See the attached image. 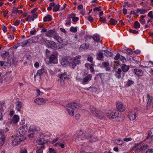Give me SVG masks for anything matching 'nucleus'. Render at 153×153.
<instances>
[{"label": "nucleus", "mask_w": 153, "mask_h": 153, "mask_svg": "<svg viewBox=\"0 0 153 153\" xmlns=\"http://www.w3.org/2000/svg\"><path fill=\"white\" fill-rule=\"evenodd\" d=\"M39 62H36L35 63L34 67L35 68H37L39 67Z\"/></svg>", "instance_id": "nucleus-63"}, {"label": "nucleus", "mask_w": 153, "mask_h": 153, "mask_svg": "<svg viewBox=\"0 0 153 153\" xmlns=\"http://www.w3.org/2000/svg\"><path fill=\"white\" fill-rule=\"evenodd\" d=\"M2 30L4 32H5L7 30V27L4 25H2Z\"/></svg>", "instance_id": "nucleus-60"}, {"label": "nucleus", "mask_w": 153, "mask_h": 153, "mask_svg": "<svg viewBox=\"0 0 153 153\" xmlns=\"http://www.w3.org/2000/svg\"><path fill=\"white\" fill-rule=\"evenodd\" d=\"M55 145L58 146H59L60 147L62 148H63L65 147V144H63V143H57L56 144H55Z\"/></svg>", "instance_id": "nucleus-41"}, {"label": "nucleus", "mask_w": 153, "mask_h": 153, "mask_svg": "<svg viewBox=\"0 0 153 153\" xmlns=\"http://www.w3.org/2000/svg\"><path fill=\"white\" fill-rule=\"evenodd\" d=\"M85 137L86 139H88V140H89V141L91 142H95L97 139L95 138H94L93 137H92L90 135H88V134L85 135Z\"/></svg>", "instance_id": "nucleus-19"}, {"label": "nucleus", "mask_w": 153, "mask_h": 153, "mask_svg": "<svg viewBox=\"0 0 153 153\" xmlns=\"http://www.w3.org/2000/svg\"><path fill=\"white\" fill-rule=\"evenodd\" d=\"M110 22L111 24L114 25L117 23V22L115 19H111L110 20Z\"/></svg>", "instance_id": "nucleus-38"}, {"label": "nucleus", "mask_w": 153, "mask_h": 153, "mask_svg": "<svg viewBox=\"0 0 153 153\" xmlns=\"http://www.w3.org/2000/svg\"><path fill=\"white\" fill-rule=\"evenodd\" d=\"M58 140V139L57 138H55L51 141V143L53 144L55 143Z\"/></svg>", "instance_id": "nucleus-64"}, {"label": "nucleus", "mask_w": 153, "mask_h": 153, "mask_svg": "<svg viewBox=\"0 0 153 153\" xmlns=\"http://www.w3.org/2000/svg\"><path fill=\"white\" fill-rule=\"evenodd\" d=\"M99 20L102 22H104L105 21L106 19L105 18L100 17Z\"/></svg>", "instance_id": "nucleus-59"}, {"label": "nucleus", "mask_w": 153, "mask_h": 153, "mask_svg": "<svg viewBox=\"0 0 153 153\" xmlns=\"http://www.w3.org/2000/svg\"><path fill=\"white\" fill-rule=\"evenodd\" d=\"M27 130V127L26 125H24L20 127L19 129V132L17 133L20 136H25L24 135L26 133Z\"/></svg>", "instance_id": "nucleus-7"}, {"label": "nucleus", "mask_w": 153, "mask_h": 153, "mask_svg": "<svg viewBox=\"0 0 153 153\" xmlns=\"http://www.w3.org/2000/svg\"><path fill=\"white\" fill-rule=\"evenodd\" d=\"M69 18L72 19V21L74 22H76L78 21L79 18L74 16L73 15H71L69 16Z\"/></svg>", "instance_id": "nucleus-26"}, {"label": "nucleus", "mask_w": 153, "mask_h": 153, "mask_svg": "<svg viewBox=\"0 0 153 153\" xmlns=\"http://www.w3.org/2000/svg\"><path fill=\"white\" fill-rule=\"evenodd\" d=\"M49 153H56L55 151L52 148H49Z\"/></svg>", "instance_id": "nucleus-56"}, {"label": "nucleus", "mask_w": 153, "mask_h": 153, "mask_svg": "<svg viewBox=\"0 0 153 153\" xmlns=\"http://www.w3.org/2000/svg\"><path fill=\"white\" fill-rule=\"evenodd\" d=\"M114 142L116 144L119 145H121L123 143V141L120 139L115 140L114 141Z\"/></svg>", "instance_id": "nucleus-31"}, {"label": "nucleus", "mask_w": 153, "mask_h": 153, "mask_svg": "<svg viewBox=\"0 0 153 153\" xmlns=\"http://www.w3.org/2000/svg\"><path fill=\"white\" fill-rule=\"evenodd\" d=\"M3 131L0 130V146H2L4 143L5 136L3 134Z\"/></svg>", "instance_id": "nucleus-14"}, {"label": "nucleus", "mask_w": 153, "mask_h": 153, "mask_svg": "<svg viewBox=\"0 0 153 153\" xmlns=\"http://www.w3.org/2000/svg\"><path fill=\"white\" fill-rule=\"evenodd\" d=\"M74 137L75 139V141L77 144L81 145H83L82 143L83 141V140L81 139V137H78L77 134L74 135Z\"/></svg>", "instance_id": "nucleus-12"}, {"label": "nucleus", "mask_w": 153, "mask_h": 153, "mask_svg": "<svg viewBox=\"0 0 153 153\" xmlns=\"http://www.w3.org/2000/svg\"><path fill=\"white\" fill-rule=\"evenodd\" d=\"M153 152V149H149L146 152V153H152Z\"/></svg>", "instance_id": "nucleus-58"}, {"label": "nucleus", "mask_w": 153, "mask_h": 153, "mask_svg": "<svg viewBox=\"0 0 153 153\" xmlns=\"http://www.w3.org/2000/svg\"><path fill=\"white\" fill-rule=\"evenodd\" d=\"M58 76L61 79H69L70 78V76L69 75H68L66 72H64L62 74H58Z\"/></svg>", "instance_id": "nucleus-15"}, {"label": "nucleus", "mask_w": 153, "mask_h": 153, "mask_svg": "<svg viewBox=\"0 0 153 153\" xmlns=\"http://www.w3.org/2000/svg\"><path fill=\"white\" fill-rule=\"evenodd\" d=\"M46 102V100L42 98H36L34 100V102L36 105H41L45 104Z\"/></svg>", "instance_id": "nucleus-10"}, {"label": "nucleus", "mask_w": 153, "mask_h": 153, "mask_svg": "<svg viewBox=\"0 0 153 153\" xmlns=\"http://www.w3.org/2000/svg\"><path fill=\"white\" fill-rule=\"evenodd\" d=\"M103 55L102 53L100 52L98 54L97 58L99 60H101V59L103 57Z\"/></svg>", "instance_id": "nucleus-43"}, {"label": "nucleus", "mask_w": 153, "mask_h": 153, "mask_svg": "<svg viewBox=\"0 0 153 153\" xmlns=\"http://www.w3.org/2000/svg\"><path fill=\"white\" fill-rule=\"evenodd\" d=\"M8 37L9 40H11L14 39V36L13 34L9 35L8 36Z\"/></svg>", "instance_id": "nucleus-52"}, {"label": "nucleus", "mask_w": 153, "mask_h": 153, "mask_svg": "<svg viewBox=\"0 0 153 153\" xmlns=\"http://www.w3.org/2000/svg\"><path fill=\"white\" fill-rule=\"evenodd\" d=\"M132 139L131 137H128L127 138H124L123 139V140L124 141L128 142L129 141H130Z\"/></svg>", "instance_id": "nucleus-53"}, {"label": "nucleus", "mask_w": 153, "mask_h": 153, "mask_svg": "<svg viewBox=\"0 0 153 153\" xmlns=\"http://www.w3.org/2000/svg\"><path fill=\"white\" fill-rule=\"evenodd\" d=\"M61 65L65 67L69 65L70 63L68 61V59L66 57L62 58L60 61Z\"/></svg>", "instance_id": "nucleus-13"}, {"label": "nucleus", "mask_w": 153, "mask_h": 153, "mask_svg": "<svg viewBox=\"0 0 153 153\" xmlns=\"http://www.w3.org/2000/svg\"><path fill=\"white\" fill-rule=\"evenodd\" d=\"M120 59L123 62H124L126 61V58L122 56H120Z\"/></svg>", "instance_id": "nucleus-49"}, {"label": "nucleus", "mask_w": 153, "mask_h": 153, "mask_svg": "<svg viewBox=\"0 0 153 153\" xmlns=\"http://www.w3.org/2000/svg\"><path fill=\"white\" fill-rule=\"evenodd\" d=\"M128 116L129 119L132 120H134L136 118V114L134 111H129L128 113Z\"/></svg>", "instance_id": "nucleus-17"}, {"label": "nucleus", "mask_w": 153, "mask_h": 153, "mask_svg": "<svg viewBox=\"0 0 153 153\" xmlns=\"http://www.w3.org/2000/svg\"><path fill=\"white\" fill-rule=\"evenodd\" d=\"M115 75L116 77L117 78L120 79L121 77V76L120 75V74L116 73Z\"/></svg>", "instance_id": "nucleus-61"}, {"label": "nucleus", "mask_w": 153, "mask_h": 153, "mask_svg": "<svg viewBox=\"0 0 153 153\" xmlns=\"http://www.w3.org/2000/svg\"><path fill=\"white\" fill-rule=\"evenodd\" d=\"M44 148V146H40L38 147V149L36 151V153H42L43 150L42 149Z\"/></svg>", "instance_id": "nucleus-32"}, {"label": "nucleus", "mask_w": 153, "mask_h": 153, "mask_svg": "<svg viewBox=\"0 0 153 153\" xmlns=\"http://www.w3.org/2000/svg\"><path fill=\"white\" fill-rule=\"evenodd\" d=\"M152 136H153V128L149 132L147 139L150 138Z\"/></svg>", "instance_id": "nucleus-33"}, {"label": "nucleus", "mask_w": 153, "mask_h": 153, "mask_svg": "<svg viewBox=\"0 0 153 153\" xmlns=\"http://www.w3.org/2000/svg\"><path fill=\"white\" fill-rule=\"evenodd\" d=\"M90 110L92 114H93L94 115H95V116H96L100 119H102L103 118V117L102 116H98L97 114V113H96L97 110L94 107L91 106L90 108Z\"/></svg>", "instance_id": "nucleus-16"}, {"label": "nucleus", "mask_w": 153, "mask_h": 153, "mask_svg": "<svg viewBox=\"0 0 153 153\" xmlns=\"http://www.w3.org/2000/svg\"><path fill=\"white\" fill-rule=\"evenodd\" d=\"M93 39L97 42H98L100 40L99 36L98 35L95 34L94 35Z\"/></svg>", "instance_id": "nucleus-34"}, {"label": "nucleus", "mask_w": 153, "mask_h": 153, "mask_svg": "<svg viewBox=\"0 0 153 153\" xmlns=\"http://www.w3.org/2000/svg\"><path fill=\"white\" fill-rule=\"evenodd\" d=\"M53 34V31L52 30H49L47 31L46 35L48 37H51Z\"/></svg>", "instance_id": "nucleus-30"}, {"label": "nucleus", "mask_w": 153, "mask_h": 153, "mask_svg": "<svg viewBox=\"0 0 153 153\" xmlns=\"http://www.w3.org/2000/svg\"><path fill=\"white\" fill-rule=\"evenodd\" d=\"M20 20H18V21H16L15 23H14V25H15V26H18L19 25V24H20Z\"/></svg>", "instance_id": "nucleus-62"}, {"label": "nucleus", "mask_w": 153, "mask_h": 153, "mask_svg": "<svg viewBox=\"0 0 153 153\" xmlns=\"http://www.w3.org/2000/svg\"><path fill=\"white\" fill-rule=\"evenodd\" d=\"M49 62L51 63L56 64L58 62L57 56L56 54H52L51 55L49 58Z\"/></svg>", "instance_id": "nucleus-9"}, {"label": "nucleus", "mask_w": 153, "mask_h": 153, "mask_svg": "<svg viewBox=\"0 0 153 153\" xmlns=\"http://www.w3.org/2000/svg\"><path fill=\"white\" fill-rule=\"evenodd\" d=\"M28 43V41L26 40L23 42L21 43L20 44V45L22 47H24L27 45Z\"/></svg>", "instance_id": "nucleus-39"}, {"label": "nucleus", "mask_w": 153, "mask_h": 153, "mask_svg": "<svg viewBox=\"0 0 153 153\" xmlns=\"http://www.w3.org/2000/svg\"><path fill=\"white\" fill-rule=\"evenodd\" d=\"M26 139L25 136H20L18 133H16L15 136L12 137V144L14 146L19 144L21 141Z\"/></svg>", "instance_id": "nucleus-4"}, {"label": "nucleus", "mask_w": 153, "mask_h": 153, "mask_svg": "<svg viewBox=\"0 0 153 153\" xmlns=\"http://www.w3.org/2000/svg\"><path fill=\"white\" fill-rule=\"evenodd\" d=\"M140 24L137 21L135 22L134 23V27L135 28H138L140 27Z\"/></svg>", "instance_id": "nucleus-37"}, {"label": "nucleus", "mask_w": 153, "mask_h": 153, "mask_svg": "<svg viewBox=\"0 0 153 153\" xmlns=\"http://www.w3.org/2000/svg\"><path fill=\"white\" fill-rule=\"evenodd\" d=\"M88 20L90 22H93L94 20L93 18L90 15L88 17Z\"/></svg>", "instance_id": "nucleus-54"}, {"label": "nucleus", "mask_w": 153, "mask_h": 153, "mask_svg": "<svg viewBox=\"0 0 153 153\" xmlns=\"http://www.w3.org/2000/svg\"><path fill=\"white\" fill-rule=\"evenodd\" d=\"M9 53L8 52H5L1 55V56L4 59H5L7 56L8 55Z\"/></svg>", "instance_id": "nucleus-42"}, {"label": "nucleus", "mask_w": 153, "mask_h": 153, "mask_svg": "<svg viewBox=\"0 0 153 153\" xmlns=\"http://www.w3.org/2000/svg\"><path fill=\"white\" fill-rule=\"evenodd\" d=\"M147 101L146 107L148 109L150 106V105L152 100V97L151 96H150L149 94H148L147 95Z\"/></svg>", "instance_id": "nucleus-18"}, {"label": "nucleus", "mask_w": 153, "mask_h": 153, "mask_svg": "<svg viewBox=\"0 0 153 153\" xmlns=\"http://www.w3.org/2000/svg\"><path fill=\"white\" fill-rule=\"evenodd\" d=\"M121 68L122 71L124 72L127 71L129 68V67L128 66L125 64L122 65Z\"/></svg>", "instance_id": "nucleus-23"}, {"label": "nucleus", "mask_w": 153, "mask_h": 153, "mask_svg": "<svg viewBox=\"0 0 153 153\" xmlns=\"http://www.w3.org/2000/svg\"><path fill=\"white\" fill-rule=\"evenodd\" d=\"M92 77L91 75H89L85 77L83 79L82 82L83 84H85L86 83L90 81Z\"/></svg>", "instance_id": "nucleus-20"}, {"label": "nucleus", "mask_w": 153, "mask_h": 153, "mask_svg": "<svg viewBox=\"0 0 153 153\" xmlns=\"http://www.w3.org/2000/svg\"><path fill=\"white\" fill-rule=\"evenodd\" d=\"M79 106L78 104L73 102L68 104L66 106V110L68 114L71 116H73L74 110Z\"/></svg>", "instance_id": "nucleus-2"}, {"label": "nucleus", "mask_w": 153, "mask_h": 153, "mask_svg": "<svg viewBox=\"0 0 153 153\" xmlns=\"http://www.w3.org/2000/svg\"><path fill=\"white\" fill-rule=\"evenodd\" d=\"M45 43L47 46L48 48H51L52 49H56L59 48L57 44L53 41L46 40Z\"/></svg>", "instance_id": "nucleus-6"}, {"label": "nucleus", "mask_w": 153, "mask_h": 153, "mask_svg": "<svg viewBox=\"0 0 153 153\" xmlns=\"http://www.w3.org/2000/svg\"><path fill=\"white\" fill-rule=\"evenodd\" d=\"M19 153H27V149L25 148L22 149Z\"/></svg>", "instance_id": "nucleus-50"}, {"label": "nucleus", "mask_w": 153, "mask_h": 153, "mask_svg": "<svg viewBox=\"0 0 153 153\" xmlns=\"http://www.w3.org/2000/svg\"><path fill=\"white\" fill-rule=\"evenodd\" d=\"M120 54L119 53L117 54L114 57V59L116 60H118L119 59H120Z\"/></svg>", "instance_id": "nucleus-57"}, {"label": "nucleus", "mask_w": 153, "mask_h": 153, "mask_svg": "<svg viewBox=\"0 0 153 153\" xmlns=\"http://www.w3.org/2000/svg\"><path fill=\"white\" fill-rule=\"evenodd\" d=\"M81 56L79 55L71 58L70 59V62L69 64L70 66L71 67L73 68H75L77 65L81 63Z\"/></svg>", "instance_id": "nucleus-3"}, {"label": "nucleus", "mask_w": 153, "mask_h": 153, "mask_svg": "<svg viewBox=\"0 0 153 153\" xmlns=\"http://www.w3.org/2000/svg\"><path fill=\"white\" fill-rule=\"evenodd\" d=\"M26 21L28 22H30L31 21H33L34 19L31 16H27L26 19Z\"/></svg>", "instance_id": "nucleus-40"}, {"label": "nucleus", "mask_w": 153, "mask_h": 153, "mask_svg": "<svg viewBox=\"0 0 153 153\" xmlns=\"http://www.w3.org/2000/svg\"><path fill=\"white\" fill-rule=\"evenodd\" d=\"M60 7V5L59 4H57L56 5L54 6V7L53 8V12H56L57 11H58Z\"/></svg>", "instance_id": "nucleus-29"}, {"label": "nucleus", "mask_w": 153, "mask_h": 153, "mask_svg": "<svg viewBox=\"0 0 153 153\" xmlns=\"http://www.w3.org/2000/svg\"><path fill=\"white\" fill-rule=\"evenodd\" d=\"M19 116L17 115H15L10 120V123L11 124H16L19 122Z\"/></svg>", "instance_id": "nucleus-11"}, {"label": "nucleus", "mask_w": 153, "mask_h": 153, "mask_svg": "<svg viewBox=\"0 0 153 153\" xmlns=\"http://www.w3.org/2000/svg\"><path fill=\"white\" fill-rule=\"evenodd\" d=\"M51 16L49 15H47L44 18V21L45 22H49L51 20Z\"/></svg>", "instance_id": "nucleus-25"}, {"label": "nucleus", "mask_w": 153, "mask_h": 153, "mask_svg": "<svg viewBox=\"0 0 153 153\" xmlns=\"http://www.w3.org/2000/svg\"><path fill=\"white\" fill-rule=\"evenodd\" d=\"M129 31L132 33L137 34L138 33V31H137L135 30H133L132 29H130L129 30Z\"/></svg>", "instance_id": "nucleus-46"}, {"label": "nucleus", "mask_w": 153, "mask_h": 153, "mask_svg": "<svg viewBox=\"0 0 153 153\" xmlns=\"http://www.w3.org/2000/svg\"><path fill=\"white\" fill-rule=\"evenodd\" d=\"M116 107L117 109L120 112L124 111L126 108L125 106L123 105V103L120 101H117L116 103Z\"/></svg>", "instance_id": "nucleus-8"}, {"label": "nucleus", "mask_w": 153, "mask_h": 153, "mask_svg": "<svg viewBox=\"0 0 153 153\" xmlns=\"http://www.w3.org/2000/svg\"><path fill=\"white\" fill-rule=\"evenodd\" d=\"M39 73L38 72H37L36 73V74L34 76L35 79H36V77L38 76L39 77L40 76L41 74H42L43 73L45 72V70L44 69H42L39 71Z\"/></svg>", "instance_id": "nucleus-24"}, {"label": "nucleus", "mask_w": 153, "mask_h": 153, "mask_svg": "<svg viewBox=\"0 0 153 153\" xmlns=\"http://www.w3.org/2000/svg\"><path fill=\"white\" fill-rule=\"evenodd\" d=\"M137 13L142 14L143 13V9H138L137 10Z\"/></svg>", "instance_id": "nucleus-44"}, {"label": "nucleus", "mask_w": 153, "mask_h": 153, "mask_svg": "<svg viewBox=\"0 0 153 153\" xmlns=\"http://www.w3.org/2000/svg\"><path fill=\"white\" fill-rule=\"evenodd\" d=\"M45 141L44 139L43 138H41V139L38 140L37 142V143L39 145H41V146H42V145L45 143Z\"/></svg>", "instance_id": "nucleus-28"}, {"label": "nucleus", "mask_w": 153, "mask_h": 153, "mask_svg": "<svg viewBox=\"0 0 153 153\" xmlns=\"http://www.w3.org/2000/svg\"><path fill=\"white\" fill-rule=\"evenodd\" d=\"M36 92L38 95H42L43 93V92L42 91L39 89L36 90Z\"/></svg>", "instance_id": "nucleus-51"}, {"label": "nucleus", "mask_w": 153, "mask_h": 153, "mask_svg": "<svg viewBox=\"0 0 153 153\" xmlns=\"http://www.w3.org/2000/svg\"><path fill=\"white\" fill-rule=\"evenodd\" d=\"M22 103L20 101H18L16 103V109L19 112L21 110Z\"/></svg>", "instance_id": "nucleus-21"}, {"label": "nucleus", "mask_w": 153, "mask_h": 153, "mask_svg": "<svg viewBox=\"0 0 153 153\" xmlns=\"http://www.w3.org/2000/svg\"><path fill=\"white\" fill-rule=\"evenodd\" d=\"M102 51L104 53V54L107 56H111L112 55V53L108 51L104 50Z\"/></svg>", "instance_id": "nucleus-27"}, {"label": "nucleus", "mask_w": 153, "mask_h": 153, "mask_svg": "<svg viewBox=\"0 0 153 153\" xmlns=\"http://www.w3.org/2000/svg\"><path fill=\"white\" fill-rule=\"evenodd\" d=\"M28 131L30 132L37 131L40 137L45 136L43 133L40 131L39 128L35 125L32 124L30 125L29 127Z\"/></svg>", "instance_id": "nucleus-5"}, {"label": "nucleus", "mask_w": 153, "mask_h": 153, "mask_svg": "<svg viewBox=\"0 0 153 153\" xmlns=\"http://www.w3.org/2000/svg\"><path fill=\"white\" fill-rule=\"evenodd\" d=\"M134 82L131 80H128L127 82V85L128 86H130L131 85L133 84Z\"/></svg>", "instance_id": "nucleus-45"}, {"label": "nucleus", "mask_w": 153, "mask_h": 153, "mask_svg": "<svg viewBox=\"0 0 153 153\" xmlns=\"http://www.w3.org/2000/svg\"><path fill=\"white\" fill-rule=\"evenodd\" d=\"M105 116L114 121H119L122 120L124 117L122 114H119L116 111H109L106 113Z\"/></svg>", "instance_id": "nucleus-1"}, {"label": "nucleus", "mask_w": 153, "mask_h": 153, "mask_svg": "<svg viewBox=\"0 0 153 153\" xmlns=\"http://www.w3.org/2000/svg\"><path fill=\"white\" fill-rule=\"evenodd\" d=\"M18 10V9L16 7H14L12 10V12L13 13L16 14L17 13V11Z\"/></svg>", "instance_id": "nucleus-48"}, {"label": "nucleus", "mask_w": 153, "mask_h": 153, "mask_svg": "<svg viewBox=\"0 0 153 153\" xmlns=\"http://www.w3.org/2000/svg\"><path fill=\"white\" fill-rule=\"evenodd\" d=\"M125 51H126V53L127 54L129 55H131L133 53L132 51L129 48H126L125 49Z\"/></svg>", "instance_id": "nucleus-35"}, {"label": "nucleus", "mask_w": 153, "mask_h": 153, "mask_svg": "<svg viewBox=\"0 0 153 153\" xmlns=\"http://www.w3.org/2000/svg\"><path fill=\"white\" fill-rule=\"evenodd\" d=\"M134 72L136 75L139 76H142L143 74V73L142 70L139 69H134Z\"/></svg>", "instance_id": "nucleus-22"}, {"label": "nucleus", "mask_w": 153, "mask_h": 153, "mask_svg": "<svg viewBox=\"0 0 153 153\" xmlns=\"http://www.w3.org/2000/svg\"><path fill=\"white\" fill-rule=\"evenodd\" d=\"M66 22V25H68L70 26L71 25V20L70 19H68L65 21Z\"/></svg>", "instance_id": "nucleus-47"}, {"label": "nucleus", "mask_w": 153, "mask_h": 153, "mask_svg": "<svg viewBox=\"0 0 153 153\" xmlns=\"http://www.w3.org/2000/svg\"><path fill=\"white\" fill-rule=\"evenodd\" d=\"M90 68L91 72H93L94 71V68L93 65H89Z\"/></svg>", "instance_id": "nucleus-55"}, {"label": "nucleus", "mask_w": 153, "mask_h": 153, "mask_svg": "<svg viewBox=\"0 0 153 153\" xmlns=\"http://www.w3.org/2000/svg\"><path fill=\"white\" fill-rule=\"evenodd\" d=\"M70 30L71 31L75 33L77 31V29L76 27H71L70 28Z\"/></svg>", "instance_id": "nucleus-36"}]
</instances>
